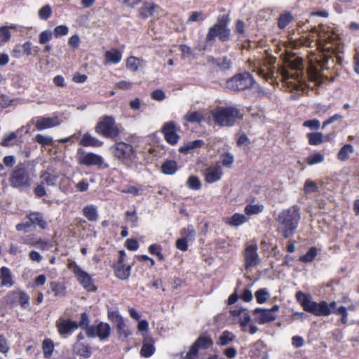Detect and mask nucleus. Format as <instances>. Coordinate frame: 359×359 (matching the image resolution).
Returning a JSON list of instances; mask_svg holds the SVG:
<instances>
[{"label": "nucleus", "mask_w": 359, "mask_h": 359, "mask_svg": "<svg viewBox=\"0 0 359 359\" xmlns=\"http://www.w3.org/2000/svg\"><path fill=\"white\" fill-rule=\"evenodd\" d=\"M321 40L325 41L324 48L326 53H323L318 58H316V64H310L308 68V76L310 81L320 84L323 82V77L327 79L323 73L325 69L332 68L335 65L334 58L332 55L335 53V49L338 48L340 41L339 36L335 34H319Z\"/></svg>", "instance_id": "obj_1"}, {"label": "nucleus", "mask_w": 359, "mask_h": 359, "mask_svg": "<svg viewBox=\"0 0 359 359\" xmlns=\"http://www.w3.org/2000/svg\"><path fill=\"white\" fill-rule=\"evenodd\" d=\"M300 218L299 208L297 205L283 210L277 219L278 231L285 238L292 236L298 226Z\"/></svg>", "instance_id": "obj_2"}, {"label": "nucleus", "mask_w": 359, "mask_h": 359, "mask_svg": "<svg viewBox=\"0 0 359 359\" xmlns=\"http://www.w3.org/2000/svg\"><path fill=\"white\" fill-rule=\"evenodd\" d=\"M296 299L304 310L317 316H327L332 313V309H334L337 303L331 302L330 304L325 301L319 303L312 301L311 295L299 291L296 293Z\"/></svg>", "instance_id": "obj_3"}, {"label": "nucleus", "mask_w": 359, "mask_h": 359, "mask_svg": "<svg viewBox=\"0 0 359 359\" xmlns=\"http://www.w3.org/2000/svg\"><path fill=\"white\" fill-rule=\"evenodd\" d=\"M215 122L222 127L232 126L238 118H242L240 110L236 107H219L212 111Z\"/></svg>", "instance_id": "obj_4"}, {"label": "nucleus", "mask_w": 359, "mask_h": 359, "mask_svg": "<svg viewBox=\"0 0 359 359\" xmlns=\"http://www.w3.org/2000/svg\"><path fill=\"white\" fill-rule=\"evenodd\" d=\"M229 22L230 19L228 15L219 16L217 22L210 27L206 35V41H215L217 36L223 42L228 41L231 34V30L228 28Z\"/></svg>", "instance_id": "obj_5"}, {"label": "nucleus", "mask_w": 359, "mask_h": 359, "mask_svg": "<svg viewBox=\"0 0 359 359\" xmlns=\"http://www.w3.org/2000/svg\"><path fill=\"white\" fill-rule=\"evenodd\" d=\"M97 133L107 138L117 137L120 134V130L116 124L112 116H104L100 118L95 127Z\"/></svg>", "instance_id": "obj_6"}, {"label": "nucleus", "mask_w": 359, "mask_h": 359, "mask_svg": "<svg viewBox=\"0 0 359 359\" xmlns=\"http://www.w3.org/2000/svg\"><path fill=\"white\" fill-rule=\"evenodd\" d=\"M112 149L114 156L126 165H129L136 158L135 151L130 144L123 142H117Z\"/></svg>", "instance_id": "obj_7"}, {"label": "nucleus", "mask_w": 359, "mask_h": 359, "mask_svg": "<svg viewBox=\"0 0 359 359\" xmlns=\"http://www.w3.org/2000/svg\"><path fill=\"white\" fill-rule=\"evenodd\" d=\"M255 80L248 72L235 75L226 81V87L232 90H244L252 86Z\"/></svg>", "instance_id": "obj_8"}, {"label": "nucleus", "mask_w": 359, "mask_h": 359, "mask_svg": "<svg viewBox=\"0 0 359 359\" xmlns=\"http://www.w3.org/2000/svg\"><path fill=\"white\" fill-rule=\"evenodd\" d=\"M10 182L11 186L17 188L29 187L31 178L25 168L22 165L17 166L13 170Z\"/></svg>", "instance_id": "obj_9"}, {"label": "nucleus", "mask_w": 359, "mask_h": 359, "mask_svg": "<svg viewBox=\"0 0 359 359\" xmlns=\"http://www.w3.org/2000/svg\"><path fill=\"white\" fill-rule=\"evenodd\" d=\"M276 62V58L273 56H269L262 65L257 66L254 71L265 79L267 82L273 83L274 81V72L273 66Z\"/></svg>", "instance_id": "obj_10"}, {"label": "nucleus", "mask_w": 359, "mask_h": 359, "mask_svg": "<svg viewBox=\"0 0 359 359\" xmlns=\"http://www.w3.org/2000/svg\"><path fill=\"white\" fill-rule=\"evenodd\" d=\"M68 267L76 275L78 281L85 289L88 291H94L95 290L90 276L87 272L82 270L75 262H70L68 264Z\"/></svg>", "instance_id": "obj_11"}, {"label": "nucleus", "mask_w": 359, "mask_h": 359, "mask_svg": "<svg viewBox=\"0 0 359 359\" xmlns=\"http://www.w3.org/2000/svg\"><path fill=\"white\" fill-rule=\"evenodd\" d=\"M213 344L211 337L209 335L201 334L198 337L195 342L190 346L189 351L187 353L185 359H194L198 352V349H208Z\"/></svg>", "instance_id": "obj_12"}, {"label": "nucleus", "mask_w": 359, "mask_h": 359, "mask_svg": "<svg viewBox=\"0 0 359 359\" xmlns=\"http://www.w3.org/2000/svg\"><path fill=\"white\" fill-rule=\"evenodd\" d=\"M281 76L283 82L288 88L297 90L303 89V81L298 72H290L284 69L281 72Z\"/></svg>", "instance_id": "obj_13"}, {"label": "nucleus", "mask_w": 359, "mask_h": 359, "mask_svg": "<svg viewBox=\"0 0 359 359\" xmlns=\"http://www.w3.org/2000/svg\"><path fill=\"white\" fill-rule=\"evenodd\" d=\"M111 327L107 323H100L97 326L86 327V335L88 337H97L100 340H104L110 335Z\"/></svg>", "instance_id": "obj_14"}, {"label": "nucleus", "mask_w": 359, "mask_h": 359, "mask_svg": "<svg viewBox=\"0 0 359 359\" xmlns=\"http://www.w3.org/2000/svg\"><path fill=\"white\" fill-rule=\"evenodd\" d=\"M222 174V167L219 163H217L205 170V180L210 184L215 182L221 179Z\"/></svg>", "instance_id": "obj_15"}, {"label": "nucleus", "mask_w": 359, "mask_h": 359, "mask_svg": "<svg viewBox=\"0 0 359 359\" xmlns=\"http://www.w3.org/2000/svg\"><path fill=\"white\" fill-rule=\"evenodd\" d=\"M161 12V9L158 5L148 2H144L139 10L140 15L143 18L158 17Z\"/></svg>", "instance_id": "obj_16"}, {"label": "nucleus", "mask_w": 359, "mask_h": 359, "mask_svg": "<svg viewBox=\"0 0 359 359\" xmlns=\"http://www.w3.org/2000/svg\"><path fill=\"white\" fill-rule=\"evenodd\" d=\"M245 267L247 269L255 266L259 263V256L257 254V246H248L245 251Z\"/></svg>", "instance_id": "obj_17"}, {"label": "nucleus", "mask_w": 359, "mask_h": 359, "mask_svg": "<svg viewBox=\"0 0 359 359\" xmlns=\"http://www.w3.org/2000/svg\"><path fill=\"white\" fill-rule=\"evenodd\" d=\"M253 314L255 316V320L259 324H265L276 319V316L271 313L269 309L257 308L254 310Z\"/></svg>", "instance_id": "obj_18"}, {"label": "nucleus", "mask_w": 359, "mask_h": 359, "mask_svg": "<svg viewBox=\"0 0 359 359\" xmlns=\"http://www.w3.org/2000/svg\"><path fill=\"white\" fill-rule=\"evenodd\" d=\"M162 133L168 143L175 144L177 142L179 135L176 133V128L172 122L165 123L162 128Z\"/></svg>", "instance_id": "obj_19"}, {"label": "nucleus", "mask_w": 359, "mask_h": 359, "mask_svg": "<svg viewBox=\"0 0 359 359\" xmlns=\"http://www.w3.org/2000/svg\"><path fill=\"white\" fill-rule=\"evenodd\" d=\"M79 163L87 166L101 165L103 163V158L97 154L88 153L79 156Z\"/></svg>", "instance_id": "obj_20"}, {"label": "nucleus", "mask_w": 359, "mask_h": 359, "mask_svg": "<svg viewBox=\"0 0 359 359\" xmlns=\"http://www.w3.org/2000/svg\"><path fill=\"white\" fill-rule=\"evenodd\" d=\"M60 124V121L57 116L54 117H39L37 118L35 127L38 130H43L49 128H53Z\"/></svg>", "instance_id": "obj_21"}, {"label": "nucleus", "mask_w": 359, "mask_h": 359, "mask_svg": "<svg viewBox=\"0 0 359 359\" xmlns=\"http://www.w3.org/2000/svg\"><path fill=\"white\" fill-rule=\"evenodd\" d=\"M78 327L79 325L76 322L70 320L60 319L57 322V327L61 335L71 334Z\"/></svg>", "instance_id": "obj_22"}, {"label": "nucleus", "mask_w": 359, "mask_h": 359, "mask_svg": "<svg viewBox=\"0 0 359 359\" xmlns=\"http://www.w3.org/2000/svg\"><path fill=\"white\" fill-rule=\"evenodd\" d=\"M80 144L83 147H101L103 143L102 141L93 137L89 133H85L80 141Z\"/></svg>", "instance_id": "obj_23"}, {"label": "nucleus", "mask_w": 359, "mask_h": 359, "mask_svg": "<svg viewBox=\"0 0 359 359\" xmlns=\"http://www.w3.org/2000/svg\"><path fill=\"white\" fill-rule=\"evenodd\" d=\"M154 341L151 338H145L140 350V354L143 357H150L154 352Z\"/></svg>", "instance_id": "obj_24"}, {"label": "nucleus", "mask_w": 359, "mask_h": 359, "mask_svg": "<svg viewBox=\"0 0 359 359\" xmlns=\"http://www.w3.org/2000/svg\"><path fill=\"white\" fill-rule=\"evenodd\" d=\"M203 144L204 142L202 140H196L183 145L180 148L179 151L183 154L191 153L196 149L201 147Z\"/></svg>", "instance_id": "obj_25"}, {"label": "nucleus", "mask_w": 359, "mask_h": 359, "mask_svg": "<svg viewBox=\"0 0 359 359\" xmlns=\"http://www.w3.org/2000/svg\"><path fill=\"white\" fill-rule=\"evenodd\" d=\"M114 269L116 277L121 280H126L130 276V266H126L121 263H116L114 266Z\"/></svg>", "instance_id": "obj_26"}, {"label": "nucleus", "mask_w": 359, "mask_h": 359, "mask_svg": "<svg viewBox=\"0 0 359 359\" xmlns=\"http://www.w3.org/2000/svg\"><path fill=\"white\" fill-rule=\"evenodd\" d=\"M32 225H38L40 228L44 229L46 228L47 223L43 219L42 215L39 212H32L27 216Z\"/></svg>", "instance_id": "obj_27"}, {"label": "nucleus", "mask_w": 359, "mask_h": 359, "mask_svg": "<svg viewBox=\"0 0 359 359\" xmlns=\"http://www.w3.org/2000/svg\"><path fill=\"white\" fill-rule=\"evenodd\" d=\"M355 149L351 144H344L339 151L337 154V158L341 161H346L349 158L351 154L354 152Z\"/></svg>", "instance_id": "obj_28"}, {"label": "nucleus", "mask_w": 359, "mask_h": 359, "mask_svg": "<svg viewBox=\"0 0 359 359\" xmlns=\"http://www.w3.org/2000/svg\"><path fill=\"white\" fill-rule=\"evenodd\" d=\"M74 350L77 354L84 358H88L91 355L90 347L81 342H77L74 344Z\"/></svg>", "instance_id": "obj_29"}, {"label": "nucleus", "mask_w": 359, "mask_h": 359, "mask_svg": "<svg viewBox=\"0 0 359 359\" xmlns=\"http://www.w3.org/2000/svg\"><path fill=\"white\" fill-rule=\"evenodd\" d=\"M40 179L41 180L42 184L54 186L55 184L57 177L55 175H52L46 170H43L41 172Z\"/></svg>", "instance_id": "obj_30"}, {"label": "nucleus", "mask_w": 359, "mask_h": 359, "mask_svg": "<svg viewBox=\"0 0 359 359\" xmlns=\"http://www.w3.org/2000/svg\"><path fill=\"white\" fill-rule=\"evenodd\" d=\"M144 65L143 60L135 57H129L127 59L126 67L133 72H136L139 67H142Z\"/></svg>", "instance_id": "obj_31"}, {"label": "nucleus", "mask_w": 359, "mask_h": 359, "mask_svg": "<svg viewBox=\"0 0 359 359\" xmlns=\"http://www.w3.org/2000/svg\"><path fill=\"white\" fill-rule=\"evenodd\" d=\"M83 215L89 220V221H96L98 217L97 212L96 208L93 205H86L83 208Z\"/></svg>", "instance_id": "obj_32"}, {"label": "nucleus", "mask_w": 359, "mask_h": 359, "mask_svg": "<svg viewBox=\"0 0 359 359\" xmlns=\"http://www.w3.org/2000/svg\"><path fill=\"white\" fill-rule=\"evenodd\" d=\"M247 221V217L239 213L234 214L232 217L226 219V223L231 226H239Z\"/></svg>", "instance_id": "obj_33"}, {"label": "nucleus", "mask_w": 359, "mask_h": 359, "mask_svg": "<svg viewBox=\"0 0 359 359\" xmlns=\"http://www.w3.org/2000/svg\"><path fill=\"white\" fill-rule=\"evenodd\" d=\"M104 57L108 62L116 64L120 62L121 53L116 49H111L105 52Z\"/></svg>", "instance_id": "obj_34"}, {"label": "nucleus", "mask_w": 359, "mask_h": 359, "mask_svg": "<svg viewBox=\"0 0 359 359\" xmlns=\"http://www.w3.org/2000/svg\"><path fill=\"white\" fill-rule=\"evenodd\" d=\"M184 119L191 123H200L203 119V114L200 111H189Z\"/></svg>", "instance_id": "obj_35"}, {"label": "nucleus", "mask_w": 359, "mask_h": 359, "mask_svg": "<svg viewBox=\"0 0 359 359\" xmlns=\"http://www.w3.org/2000/svg\"><path fill=\"white\" fill-rule=\"evenodd\" d=\"M236 336L231 332L226 330L219 337L217 344L219 346H226L234 341Z\"/></svg>", "instance_id": "obj_36"}, {"label": "nucleus", "mask_w": 359, "mask_h": 359, "mask_svg": "<svg viewBox=\"0 0 359 359\" xmlns=\"http://www.w3.org/2000/svg\"><path fill=\"white\" fill-rule=\"evenodd\" d=\"M293 20V17L289 12H285L280 15L278 20V27L279 29H284L289 23Z\"/></svg>", "instance_id": "obj_37"}, {"label": "nucleus", "mask_w": 359, "mask_h": 359, "mask_svg": "<svg viewBox=\"0 0 359 359\" xmlns=\"http://www.w3.org/2000/svg\"><path fill=\"white\" fill-rule=\"evenodd\" d=\"M0 277L1 278V284L4 285H12V276L10 270L3 266L0 270Z\"/></svg>", "instance_id": "obj_38"}, {"label": "nucleus", "mask_w": 359, "mask_h": 359, "mask_svg": "<svg viewBox=\"0 0 359 359\" xmlns=\"http://www.w3.org/2000/svg\"><path fill=\"white\" fill-rule=\"evenodd\" d=\"M177 170V163L175 161L165 162L161 166V170L164 174L172 175Z\"/></svg>", "instance_id": "obj_39"}, {"label": "nucleus", "mask_w": 359, "mask_h": 359, "mask_svg": "<svg viewBox=\"0 0 359 359\" xmlns=\"http://www.w3.org/2000/svg\"><path fill=\"white\" fill-rule=\"evenodd\" d=\"M255 296L257 303L263 304L265 303L269 299V298L270 297V294L267 289L261 288L255 292Z\"/></svg>", "instance_id": "obj_40"}, {"label": "nucleus", "mask_w": 359, "mask_h": 359, "mask_svg": "<svg viewBox=\"0 0 359 359\" xmlns=\"http://www.w3.org/2000/svg\"><path fill=\"white\" fill-rule=\"evenodd\" d=\"M307 137L311 145H318L323 142V135L321 133H308Z\"/></svg>", "instance_id": "obj_41"}, {"label": "nucleus", "mask_w": 359, "mask_h": 359, "mask_svg": "<svg viewBox=\"0 0 359 359\" xmlns=\"http://www.w3.org/2000/svg\"><path fill=\"white\" fill-rule=\"evenodd\" d=\"M43 351L45 358H49L54 350V344L50 339H46L43 341Z\"/></svg>", "instance_id": "obj_42"}, {"label": "nucleus", "mask_w": 359, "mask_h": 359, "mask_svg": "<svg viewBox=\"0 0 359 359\" xmlns=\"http://www.w3.org/2000/svg\"><path fill=\"white\" fill-rule=\"evenodd\" d=\"M264 210V205L262 204H249L245 208V212L248 215L258 214L262 212Z\"/></svg>", "instance_id": "obj_43"}, {"label": "nucleus", "mask_w": 359, "mask_h": 359, "mask_svg": "<svg viewBox=\"0 0 359 359\" xmlns=\"http://www.w3.org/2000/svg\"><path fill=\"white\" fill-rule=\"evenodd\" d=\"M11 29H15V26L11 25L0 27V40L2 42L6 43L11 39V35L9 31Z\"/></svg>", "instance_id": "obj_44"}, {"label": "nucleus", "mask_w": 359, "mask_h": 359, "mask_svg": "<svg viewBox=\"0 0 359 359\" xmlns=\"http://www.w3.org/2000/svg\"><path fill=\"white\" fill-rule=\"evenodd\" d=\"M317 255V249L314 247L311 248L308 252L299 257L301 262L307 263L312 262Z\"/></svg>", "instance_id": "obj_45"}, {"label": "nucleus", "mask_w": 359, "mask_h": 359, "mask_svg": "<svg viewBox=\"0 0 359 359\" xmlns=\"http://www.w3.org/2000/svg\"><path fill=\"white\" fill-rule=\"evenodd\" d=\"M51 290L55 292L56 296H62L65 294V285L59 282H52L50 283Z\"/></svg>", "instance_id": "obj_46"}, {"label": "nucleus", "mask_w": 359, "mask_h": 359, "mask_svg": "<svg viewBox=\"0 0 359 359\" xmlns=\"http://www.w3.org/2000/svg\"><path fill=\"white\" fill-rule=\"evenodd\" d=\"M16 138L17 134L15 132H13L8 135H5L4 139L1 142V145L3 147H9L11 145H13Z\"/></svg>", "instance_id": "obj_47"}, {"label": "nucleus", "mask_w": 359, "mask_h": 359, "mask_svg": "<svg viewBox=\"0 0 359 359\" xmlns=\"http://www.w3.org/2000/svg\"><path fill=\"white\" fill-rule=\"evenodd\" d=\"M304 190L306 194H310L318 191V187L315 182L307 180L305 182Z\"/></svg>", "instance_id": "obj_48"}, {"label": "nucleus", "mask_w": 359, "mask_h": 359, "mask_svg": "<svg viewBox=\"0 0 359 359\" xmlns=\"http://www.w3.org/2000/svg\"><path fill=\"white\" fill-rule=\"evenodd\" d=\"M187 186L194 190H198L201 187L200 180L196 176H191L187 180Z\"/></svg>", "instance_id": "obj_49"}, {"label": "nucleus", "mask_w": 359, "mask_h": 359, "mask_svg": "<svg viewBox=\"0 0 359 359\" xmlns=\"http://www.w3.org/2000/svg\"><path fill=\"white\" fill-rule=\"evenodd\" d=\"M34 247L41 250H48L52 248V244L48 240L39 238L36 241Z\"/></svg>", "instance_id": "obj_50"}, {"label": "nucleus", "mask_w": 359, "mask_h": 359, "mask_svg": "<svg viewBox=\"0 0 359 359\" xmlns=\"http://www.w3.org/2000/svg\"><path fill=\"white\" fill-rule=\"evenodd\" d=\"M53 33L50 30H45L39 34V42L41 44H45L53 38Z\"/></svg>", "instance_id": "obj_51"}, {"label": "nucleus", "mask_w": 359, "mask_h": 359, "mask_svg": "<svg viewBox=\"0 0 359 359\" xmlns=\"http://www.w3.org/2000/svg\"><path fill=\"white\" fill-rule=\"evenodd\" d=\"M116 327L118 329V332L121 336L126 338L129 334H130V332L129 331L127 325L125 324L123 320L116 324Z\"/></svg>", "instance_id": "obj_52"}, {"label": "nucleus", "mask_w": 359, "mask_h": 359, "mask_svg": "<svg viewBox=\"0 0 359 359\" xmlns=\"http://www.w3.org/2000/svg\"><path fill=\"white\" fill-rule=\"evenodd\" d=\"M234 161L233 156L227 152L222 155V164L225 167L230 168Z\"/></svg>", "instance_id": "obj_53"}, {"label": "nucleus", "mask_w": 359, "mask_h": 359, "mask_svg": "<svg viewBox=\"0 0 359 359\" xmlns=\"http://www.w3.org/2000/svg\"><path fill=\"white\" fill-rule=\"evenodd\" d=\"M35 140L36 142L43 146L51 145L53 143V139L50 137L45 136L41 134H39L36 136Z\"/></svg>", "instance_id": "obj_54"}, {"label": "nucleus", "mask_w": 359, "mask_h": 359, "mask_svg": "<svg viewBox=\"0 0 359 359\" xmlns=\"http://www.w3.org/2000/svg\"><path fill=\"white\" fill-rule=\"evenodd\" d=\"M324 160V156L320 153L314 154L307 158V163L309 165H313L321 163Z\"/></svg>", "instance_id": "obj_55"}, {"label": "nucleus", "mask_w": 359, "mask_h": 359, "mask_svg": "<svg viewBox=\"0 0 359 359\" xmlns=\"http://www.w3.org/2000/svg\"><path fill=\"white\" fill-rule=\"evenodd\" d=\"M216 64L223 69H229L231 67V61L226 57L217 58Z\"/></svg>", "instance_id": "obj_56"}, {"label": "nucleus", "mask_w": 359, "mask_h": 359, "mask_svg": "<svg viewBox=\"0 0 359 359\" xmlns=\"http://www.w3.org/2000/svg\"><path fill=\"white\" fill-rule=\"evenodd\" d=\"M69 29L67 26L66 25H59L55 27L53 30V34L56 37L60 36H65L68 34Z\"/></svg>", "instance_id": "obj_57"}, {"label": "nucleus", "mask_w": 359, "mask_h": 359, "mask_svg": "<svg viewBox=\"0 0 359 359\" xmlns=\"http://www.w3.org/2000/svg\"><path fill=\"white\" fill-rule=\"evenodd\" d=\"M51 14V8L50 6L46 5L42 7L39 12V15L41 19L47 20Z\"/></svg>", "instance_id": "obj_58"}, {"label": "nucleus", "mask_w": 359, "mask_h": 359, "mask_svg": "<svg viewBox=\"0 0 359 359\" xmlns=\"http://www.w3.org/2000/svg\"><path fill=\"white\" fill-rule=\"evenodd\" d=\"M18 297L20 306L22 308L26 309L29 306V296L25 292H20L18 293Z\"/></svg>", "instance_id": "obj_59"}, {"label": "nucleus", "mask_w": 359, "mask_h": 359, "mask_svg": "<svg viewBox=\"0 0 359 359\" xmlns=\"http://www.w3.org/2000/svg\"><path fill=\"white\" fill-rule=\"evenodd\" d=\"M203 20V14L202 12L201 11H195V12H193L188 20H187V22H198V21H201Z\"/></svg>", "instance_id": "obj_60"}, {"label": "nucleus", "mask_w": 359, "mask_h": 359, "mask_svg": "<svg viewBox=\"0 0 359 359\" xmlns=\"http://www.w3.org/2000/svg\"><path fill=\"white\" fill-rule=\"evenodd\" d=\"M10 348L6 338L3 335H0V353L6 354Z\"/></svg>", "instance_id": "obj_61"}, {"label": "nucleus", "mask_w": 359, "mask_h": 359, "mask_svg": "<svg viewBox=\"0 0 359 359\" xmlns=\"http://www.w3.org/2000/svg\"><path fill=\"white\" fill-rule=\"evenodd\" d=\"M182 234L184 238H186L188 241H191L194 236V230L192 226H188L187 229H184Z\"/></svg>", "instance_id": "obj_62"}, {"label": "nucleus", "mask_w": 359, "mask_h": 359, "mask_svg": "<svg viewBox=\"0 0 359 359\" xmlns=\"http://www.w3.org/2000/svg\"><path fill=\"white\" fill-rule=\"evenodd\" d=\"M189 241L186 238H182L177 240L175 245L176 248L182 251H186L187 250V242Z\"/></svg>", "instance_id": "obj_63"}, {"label": "nucleus", "mask_w": 359, "mask_h": 359, "mask_svg": "<svg viewBox=\"0 0 359 359\" xmlns=\"http://www.w3.org/2000/svg\"><path fill=\"white\" fill-rule=\"evenodd\" d=\"M303 126L311 129H318L320 127V121L317 119L309 120L304 121Z\"/></svg>", "instance_id": "obj_64"}]
</instances>
